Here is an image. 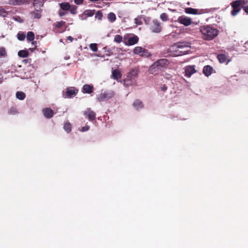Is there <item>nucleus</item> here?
<instances>
[{"label":"nucleus","instance_id":"nucleus-1","mask_svg":"<svg viewBox=\"0 0 248 248\" xmlns=\"http://www.w3.org/2000/svg\"><path fill=\"white\" fill-rule=\"evenodd\" d=\"M189 44L186 42H179L172 45L169 49L170 54L173 56H178L186 54L189 50Z\"/></svg>","mask_w":248,"mask_h":248},{"label":"nucleus","instance_id":"nucleus-2","mask_svg":"<svg viewBox=\"0 0 248 248\" xmlns=\"http://www.w3.org/2000/svg\"><path fill=\"white\" fill-rule=\"evenodd\" d=\"M200 31L203 35V38L206 40L213 39L219 33L218 30L209 26L202 27Z\"/></svg>","mask_w":248,"mask_h":248},{"label":"nucleus","instance_id":"nucleus-3","mask_svg":"<svg viewBox=\"0 0 248 248\" xmlns=\"http://www.w3.org/2000/svg\"><path fill=\"white\" fill-rule=\"evenodd\" d=\"M114 95V92L112 90H102L97 96V100L99 102L107 100L112 98Z\"/></svg>","mask_w":248,"mask_h":248},{"label":"nucleus","instance_id":"nucleus-4","mask_svg":"<svg viewBox=\"0 0 248 248\" xmlns=\"http://www.w3.org/2000/svg\"><path fill=\"white\" fill-rule=\"evenodd\" d=\"M133 53L144 57H148L151 55L148 50L140 46L135 47L133 49Z\"/></svg>","mask_w":248,"mask_h":248},{"label":"nucleus","instance_id":"nucleus-5","mask_svg":"<svg viewBox=\"0 0 248 248\" xmlns=\"http://www.w3.org/2000/svg\"><path fill=\"white\" fill-rule=\"evenodd\" d=\"M177 21L181 24L184 25L186 26L190 25L192 23V19L189 17L185 16H182L178 17Z\"/></svg>","mask_w":248,"mask_h":248},{"label":"nucleus","instance_id":"nucleus-6","mask_svg":"<svg viewBox=\"0 0 248 248\" xmlns=\"http://www.w3.org/2000/svg\"><path fill=\"white\" fill-rule=\"evenodd\" d=\"M133 73L134 71L131 72L127 76V78L124 80V85L126 86H128L130 85H132L135 83V78H133V76L134 75Z\"/></svg>","mask_w":248,"mask_h":248},{"label":"nucleus","instance_id":"nucleus-7","mask_svg":"<svg viewBox=\"0 0 248 248\" xmlns=\"http://www.w3.org/2000/svg\"><path fill=\"white\" fill-rule=\"evenodd\" d=\"M161 69L158 66L156 62H154L149 68V72L151 74L156 75L161 72Z\"/></svg>","mask_w":248,"mask_h":248},{"label":"nucleus","instance_id":"nucleus-8","mask_svg":"<svg viewBox=\"0 0 248 248\" xmlns=\"http://www.w3.org/2000/svg\"><path fill=\"white\" fill-rule=\"evenodd\" d=\"M152 32L159 33L161 31V27L159 22L157 20H153L151 27Z\"/></svg>","mask_w":248,"mask_h":248},{"label":"nucleus","instance_id":"nucleus-9","mask_svg":"<svg viewBox=\"0 0 248 248\" xmlns=\"http://www.w3.org/2000/svg\"><path fill=\"white\" fill-rule=\"evenodd\" d=\"M196 72V70L194 65L187 66L185 67V76L188 78Z\"/></svg>","mask_w":248,"mask_h":248},{"label":"nucleus","instance_id":"nucleus-10","mask_svg":"<svg viewBox=\"0 0 248 248\" xmlns=\"http://www.w3.org/2000/svg\"><path fill=\"white\" fill-rule=\"evenodd\" d=\"M78 90L74 87H69L67 89L65 95L67 97L71 98L75 96L78 93Z\"/></svg>","mask_w":248,"mask_h":248},{"label":"nucleus","instance_id":"nucleus-11","mask_svg":"<svg viewBox=\"0 0 248 248\" xmlns=\"http://www.w3.org/2000/svg\"><path fill=\"white\" fill-rule=\"evenodd\" d=\"M83 114L90 121H93L95 118V113L91 108H87L84 111Z\"/></svg>","mask_w":248,"mask_h":248},{"label":"nucleus","instance_id":"nucleus-12","mask_svg":"<svg viewBox=\"0 0 248 248\" xmlns=\"http://www.w3.org/2000/svg\"><path fill=\"white\" fill-rule=\"evenodd\" d=\"M139 38L137 36L134 35L128 38L127 40H124V44L126 46L134 45L138 43Z\"/></svg>","mask_w":248,"mask_h":248},{"label":"nucleus","instance_id":"nucleus-13","mask_svg":"<svg viewBox=\"0 0 248 248\" xmlns=\"http://www.w3.org/2000/svg\"><path fill=\"white\" fill-rule=\"evenodd\" d=\"M155 62L161 70L163 68H166L169 63L168 61L165 59H160Z\"/></svg>","mask_w":248,"mask_h":248},{"label":"nucleus","instance_id":"nucleus-14","mask_svg":"<svg viewBox=\"0 0 248 248\" xmlns=\"http://www.w3.org/2000/svg\"><path fill=\"white\" fill-rule=\"evenodd\" d=\"M121 77L122 74L121 73V72L119 70L115 69L112 71V78L113 79L118 80L119 79L121 78Z\"/></svg>","mask_w":248,"mask_h":248},{"label":"nucleus","instance_id":"nucleus-15","mask_svg":"<svg viewBox=\"0 0 248 248\" xmlns=\"http://www.w3.org/2000/svg\"><path fill=\"white\" fill-rule=\"evenodd\" d=\"M31 15L34 18L39 19L41 16L40 9L35 8V10L31 13Z\"/></svg>","mask_w":248,"mask_h":248},{"label":"nucleus","instance_id":"nucleus-16","mask_svg":"<svg viewBox=\"0 0 248 248\" xmlns=\"http://www.w3.org/2000/svg\"><path fill=\"white\" fill-rule=\"evenodd\" d=\"M28 0H10L9 3L10 5H17L25 3Z\"/></svg>","mask_w":248,"mask_h":248},{"label":"nucleus","instance_id":"nucleus-17","mask_svg":"<svg viewBox=\"0 0 248 248\" xmlns=\"http://www.w3.org/2000/svg\"><path fill=\"white\" fill-rule=\"evenodd\" d=\"M43 112L45 116L48 118H51L53 115V111L50 108H45Z\"/></svg>","mask_w":248,"mask_h":248},{"label":"nucleus","instance_id":"nucleus-18","mask_svg":"<svg viewBox=\"0 0 248 248\" xmlns=\"http://www.w3.org/2000/svg\"><path fill=\"white\" fill-rule=\"evenodd\" d=\"M213 71V68L209 65L205 66L203 69V72L206 76H210Z\"/></svg>","mask_w":248,"mask_h":248},{"label":"nucleus","instance_id":"nucleus-19","mask_svg":"<svg viewBox=\"0 0 248 248\" xmlns=\"http://www.w3.org/2000/svg\"><path fill=\"white\" fill-rule=\"evenodd\" d=\"M84 91L87 93H91L93 92V86L88 84H85L83 87Z\"/></svg>","mask_w":248,"mask_h":248},{"label":"nucleus","instance_id":"nucleus-20","mask_svg":"<svg viewBox=\"0 0 248 248\" xmlns=\"http://www.w3.org/2000/svg\"><path fill=\"white\" fill-rule=\"evenodd\" d=\"M133 106L136 109H139L143 107V104L142 102L139 100L135 101L133 104Z\"/></svg>","mask_w":248,"mask_h":248},{"label":"nucleus","instance_id":"nucleus-21","mask_svg":"<svg viewBox=\"0 0 248 248\" xmlns=\"http://www.w3.org/2000/svg\"><path fill=\"white\" fill-rule=\"evenodd\" d=\"M33 5L35 8L41 9L43 5V0H34Z\"/></svg>","mask_w":248,"mask_h":248},{"label":"nucleus","instance_id":"nucleus-22","mask_svg":"<svg viewBox=\"0 0 248 248\" xmlns=\"http://www.w3.org/2000/svg\"><path fill=\"white\" fill-rule=\"evenodd\" d=\"M60 7L63 11H67L70 8V5L68 2H63L60 4Z\"/></svg>","mask_w":248,"mask_h":248},{"label":"nucleus","instance_id":"nucleus-23","mask_svg":"<svg viewBox=\"0 0 248 248\" xmlns=\"http://www.w3.org/2000/svg\"><path fill=\"white\" fill-rule=\"evenodd\" d=\"M18 55L21 58H25L28 56L29 52L26 50H21L18 51Z\"/></svg>","mask_w":248,"mask_h":248},{"label":"nucleus","instance_id":"nucleus-24","mask_svg":"<svg viewBox=\"0 0 248 248\" xmlns=\"http://www.w3.org/2000/svg\"><path fill=\"white\" fill-rule=\"evenodd\" d=\"M227 57L224 54H220L217 56V59L220 62H224L227 60Z\"/></svg>","mask_w":248,"mask_h":248},{"label":"nucleus","instance_id":"nucleus-25","mask_svg":"<svg viewBox=\"0 0 248 248\" xmlns=\"http://www.w3.org/2000/svg\"><path fill=\"white\" fill-rule=\"evenodd\" d=\"M185 12L188 14L196 15L197 14V10L192 8H186L185 10Z\"/></svg>","mask_w":248,"mask_h":248},{"label":"nucleus","instance_id":"nucleus-26","mask_svg":"<svg viewBox=\"0 0 248 248\" xmlns=\"http://www.w3.org/2000/svg\"><path fill=\"white\" fill-rule=\"evenodd\" d=\"M27 39L28 41L31 42L34 39V34L32 31H29L27 34Z\"/></svg>","mask_w":248,"mask_h":248},{"label":"nucleus","instance_id":"nucleus-27","mask_svg":"<svg viewBox=\"0 0 248 248\" xmlns=\"http://www.w3.org/2000/svg\"><path fill=\"white\" fill-rule=\"evenodd\" d=\"M25 94L22 92H17L16 93V97L19 100H23L25 98Z\"/></svg>","mask_w":248,"mask_h":248},{"label":"nucleus","instance_id":"nucleus-28","mask_svg":"<svg viewBox=\"0 0 248 248\" xmlns=\"http://www.w3.org/2000/svg\"><path fill=\"white\" fill-rule=\"evenodd\" d=\"M108 18L110 22H114L116 20L115 15L113 13H110L108 15Z\"/></svg>","mask_w":248,"mask_h":248},{"label":"nucleus","instance_id":"nucleus-29","mask_svg":"<svg viewBox=\"0 0 248 248\" xmlns=\"http://www.w3.org/2000/svg\"><path fill=\"white\" fill-rule=\"evenodd\" d=\"M63 128L67 133H69L71 130V125L69 123H66L64 124Z\"/></svg>","mask_w":248,"mask_h":248},{"label":"nucleus","instance_id":"nucleus-30","mask_svg":"<svg viewBox=\"0 0 248 248\" xmlns=\"http://www.w3.org/2000/svg\"><path fill=\"white\" fill-rule=\"evenodd\" d=\"M243 0H236L232 3V6L234 8H237L241 5Z\"/></svg>","mask_w":248,"mask_h":248},{"label":"nucleus","instance_id":"nucleus-31","mask_svg":"<svg viewBox=\"0 0 248 248\" xmlns=\"http://www.w3.org/2000/svg\"><path fill=\"white\" fill-rule=\"evenodd\" d=\"M114 41L117 43H120L123 41V37L120 35H116L114 37Z\"/></svg>","mask_w":248,"mask_h":248},{"label":"nucleus","instance_id":"nucleus-32","mask_svg":"<svg viewBox=\"0 0 248 248\" xmlns=\"http://www.w3.org/2000/svg\"><path fill=\"white\" fill-rule=\"evenodd\" d=\"M6 56V51L3 47H0V58Z\"/></svg>","mask_w":248,"mask_h":248},{"label":"nucleus","instance_id":"nucleus-33","mask_svg":"<svg viewBox=\"0 0 248 248\" xmlns=\"http://www.w3.org/2000/svg\"><path fill=\"white\" fill-rule=\"evenodd\" d=\"M17 37L19 40L23 41L25 38V34L22 32H19L17 33Z\"/></svg>","mask_w":248,"mask_h":248},{"label":"nucleus","instance_id":"nucleus-34","mask_svg":"<svg viewBox=\"0 0 248 248\" xmlns=\"http://www.w3.org/2000/svg\"><path fill=\"white\" fill-rule=\"evenodd\" d=\"M90 48L93 52H96L97 51V46L96 44H91L90 45Z\"/></svg>","mask_w":248,"mask_h":248},{"label":"nucleus","instance_id":"nucleus-35","mask_svg":"<svg viewBox=\"0 0 248 248\" xmlns=\"http://www.w3.org/2000/svg\"><path fill=\"white\" fill-rule=\"evenodd\" d=\"M160 19L163 21H166L168 19V16H167V15L166 13H162V14H161V15H160Z\"/></svg>","mask_w":248,"mask_h":248},{"label":"nucleus","instance_id":"nucleus-36","mask_svg":"<svg viewBox=\"0 0 248 248\" xmlns=\"http://www.w3.org/2000/svg\"><path fill=\"white\" fill-rule=\"evenodd\" d=\"M65 22L63 21H61L60 22H57L55 24L56 27L60 28L62 26H63L65 24Z\"/></svg>","mask_w":248,"mask_h":248},{"label":"nucleus","instance_id":"nucleus-37","mask_svg":"<svg viewBox=\"0 0 248 248\" xmlns=\"http://www.w3.org/2000/svg\"><path fill=\"white\" fill-rule=\"evenodd\" d=\"M7 15V12L3 9H0V16H6Z\"/></svg>","mask_w":248,"mask_h":248},{"label":"nucleus","instance_id":"nucleus-38","mask_svg":"<svg viewBox=\"0 0 248 248\" xmlns=\"http://www.w3.org/2000/svg\"><path fill=\"white\" fill-rule=\"evenodd\" d=\"M84 14L85 15L88 16H93V13L92 11L88 10V11H85L84 12Z\"/></svg>","mask_w":248,"mask_h":248},{"label":"nucleus","instance_id":"nucleus-39","mask_svg":"<svg viewBox=\"0 0 248 248\" xmlns=\"http://www.w3.org/2000/svg\"><path fill=\"white\" fill-rule=\"evenodd\" d=\"M135 23L137 25H140L142 24V21H141V19L139 17L135 18Z\"/></svg>","mask_w":248,"mask_h":248},{"label":"nucleus","instance_id":"nucleus-40","mask_svg":"<svg viewBox=\"0 0 248 248\" xmlns=\"http://www.w3.org/2000/svg\"><path fill=\"white\" fill-rule=\"evenodd\" d=\"M70 11L72 14H76V8L75 7H70Z\"/></svg>","mask_w":248,"mask_h":248},{"label":"nucleus","instance_id":"nucleus-41","mask_svg":"<svg viewBox=\"0 0 248 248\" xmlns=\"http://www.w3.org/2000/svg\"><path fill=\"white\" fill-rule=\"evenodd\" d=\"M238 12L239 10L236 9V8H234L233 10L232 11V15L234 16L236 15Z\"/></svg>","mask_w":248,"mask_h":248},{"label":"nucleus","instance_id":"nucleus-42","mask_svg":"<svg viewBox=\"0 0 248 248\" xmlns=\"http://www.w3.org/2000/svg\"><path fill=\"white\" fill-rule=\"evenodd\" d=\"M89 128H90V127L88 125H86L85 126H83L82 127L81 131H82V132L87 131L89 129Z\"/></svg>","mask_w":248,"mask_h":248},{"label":"nucleus","instance_id":"nucleus-43","mask_svg":"<svg viewBox=\"0 0 248 248\" xmlns=\"http://www.w3.org/2000/svg\"><path fill=\"white\" fill-rule=\"evenodd\" d=\"M74 1L77 4H80L82 3L83 0H74Z\"/></svg>","mask_w":248,"mask_h":248},{"label":"nucleus","instance_id":"nucleus-44","mask_svg":"<svg viewBox=\"0 0 248 248\" xmlns=\"http://www.w3.org/2000/svg\"><path fill=\"white\" fill-rule=\"evenodd\" d=\"M31 46L33 47H35V48H36V44H37V42L36 41H31Z\"/></svg>","mask_w":248,"mask_h":248},{"label":"nucleus","instance_id":"nucleus-45","mask_svg":"<svg viewBox=\"0 0 248 248\" xmlns=\"http://www.w3.org/2000/svg\"><path fill=\"white\" fill-rule=\"evenodd\" d=\"M66 13L60 11L59 12V15L60 16H62L65 15Z\"/></svg>","mask_w":248,"mask_h":248},{"label":"nucleus","instance_id":"nucleus-46","mask_svg":"<svg viewBox=\"0 0 248 248\" xmlns=\"http://www.w3.org/2000/svg\"><path fill=\"white\" fill-rule=\"evenodd\" d=\"M167 87L165 85H163L161 87V89L163 91H165L167 90Z\"/></svg>","mask_w":248,"mask_h":248},{"label":"nucleus","instance_id":"nucleus-47","mask_svg":"<svg viewBox=\"0 0 248 248\" xmlns=\"http://www.w3.org/2000/svg\"><path fill=\"white\" fill-rule=\"evenodd\" d=\"M243 9L247 14H248V6L244 7Z\"/></svg>","mask_w":248,"mask_h":248},{"label":"nucleus","instance_id":"nucleus-48","mask_svg":"<svg viewBox=\"0 0 248 248\" xmlns=\"http://www.w3.org/2000/svg\"><path fill=\"white\" fill-rule=\"evenodd\" d=\"M67 39L68 40H69L71 42H72L73 41V40H74L72 36H68L67 37Z\"/></svg>","mask_w":248,"mask_h":248},{"label":"nucleus","instance_id":"nucleus-49","mask_svg":"<svg viewBox=\"0 0 248 248\" xmlns=\"http://www.w3.org/2000/svg\"><path fill=\"white\" fill-rule=\"evenodd\" d=\"M36 49V48H35V47H31V48H30L29 49L31 51V52H33L35 49Z\"/></svg>","mask_w":248,"mask_h":248}]
</instances>
